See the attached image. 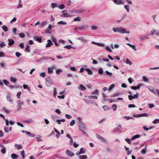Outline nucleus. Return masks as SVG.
Wrapping results in <instances>:
<instances>
[{"label":"nucleus","mask_w":159,"mask_h":159,"mask_svg":"<svg viewBox=\"0 0 159 159\" xmlns=\"http://www.w3.org/2000/svg\"><path fill=\"white\" fill-rule=\"evenodd\" d=\"M84 101L87 103L89 104L91 103V101L90 100L87 99H85L84 100Z\"/></svg>","instance_id":"obj_53"},{"label":"nucleus","mask_w":159,"mask_h":159,"mask_svg":"<svg viewBox=\"0 0 159 159\" xmlns=\"http://www.w3.org/2000/svg\"><path fill=\"white\" fill-rule=\"evenodd\" d=\"M75 123V121L74 120H72L70 123V125L73 126Z\"/></svg>","instance_id":"obj_58"},{"label":"nucleus","mask_w":159,"mask_h":159,"mask_svg":"<svg viewBox=\"0 0 159 159\" xmlns=\"http://www.w3.org/2000/svg\"><path fill=\"white\" fill-rule=\"evenodd\" d=\"M6 46V44L4 42H0V47L1 48H3Z\"/></svg>","instance_id":"obj_37"},{"label":"nucleus","mask_w":159,"mask_h":159,"mask_svg":"<svg viewBox=\"0 0 159 159\" xmlns=\"http://www.w3.org/2000/svg\"><path fill=\"white\" fill-rule=\"evenodd\" d=\"M34 39L36 41H38L39 43H41L42 41V39L39 37H34Z\"/></svg>","instance_id":"obj_28"},{"label":"nucleus","mask_w":159,"mask_h":159,"mask_svg":"<svg viewBox=\"0 0 159 159\" xmlns=\"http://www.w3.org/2000/svg\"><path fill=\"white\" fill-rule=\"evenodd\" d=\"M86 11V9L85 8H81L78 11V13H82Z\"/></svg>","instance_id":"obj_27"},{"label":"nucleus","mask_w":159,"mask_h":159,"mask_svg":"<svg viewBox=\"0 0 159 159\" xmlns=\"http://www.w3.org/2000/svg\"><path fill=\"white\" fill-rule=\"evenodd\" d=\"M26 134L29 136L31 137H34L35 136L34 134H32L30 132L28 131H27Z\"/></svg>","instance_id":"obj_36"},{"label":"nucleus","mask_w":159,"mask_h":159,"mask_svg":"<svg viewBox=\"0 0 159 159\" xmlns=\"http://www.w3.org/2000/svg\"><path fill=\"white\" fill-rule=\"evenodd\" d=\"M25 121L27 123H32L33 122V120L31 119H29L25 120Z\"/></svg>","instance_id":"obj_42"},{"label":"nucleus","mask_w":159,"mask_h":159,"mask_svg":"<svg viewBox=\"0 0 159 159\" xmlns=\"http://www.w3.org/2000/svg\"><path fill=\"white\" fill-rule=\"evenodd\" d=\"M152 123L154 124L159 123V119H156L152 121Z\"/></svg>","instance_id":"obj_46"},{"label":"nucleus","mask_w":159,"mask_h":159,"mask_svg":"<svg viewBox=\"0 0 159 159\" xmlns=\"http://www.w3.org/2000/svg\"><path fill=\"white\" fill-rule=\"evenodd\" d=\"M102 108L105 111H107L109 110V107L106 105L102 106Z\"/></svg>","instance_id":"obj_54"},{"label":"nucleus","mask_w":159,"mask_h":159,"mask_svg":"<svg viewBox=\"0 0 159 159\" xmlns=\"http://www.w3.org/2000/svg\"><path fill=\"white\" fill-rule=\"evenodd\" d=\"M139 38L140 40L142 41L144 40L146 38L148 39V38L146 35H143L139 36Z\"/></svg>","instance_id":"obj_15"},{"label":"nucleus","mask_w":159,"mask_h":159,"mask_svg":"<svg viewBox=\"0 0 159 159\" xmlns=\"http://www.w3.org/2000/svg\"><path fill=\"white\" fill-rule=\"evenodd\" d=\"M148 89H149V90L150 91L153 93L155 95H156L157 94V93L156 92V90H155L153 89H151L149 87L148 88Z\"/></svg>","instance_id":"obj_34"},{"label":"nucleus","mask_w":159,"mask_h":159,"mask_svg":"<svg viewBox=\"0 0 159 159\" xmlns=\"http://www.w3.org/2000/svg\"><path fill=\"white\" fill-rule=\"evenodd\" d=\"M16 31L17 29L16 28H14L12 30L13 33L14 35H16L17 34L16 33Z\"/></svg>","instance_id":"obj_60"},{"label":"nucleus","mask_w":159,"mask_h":159,"mask_svg":"<svg viewBox=\"0 0 159 159\" xmlns=\"http://www.w3.org/2000/svg\"><path fill=\"white\" fill-rule=\"evenodd\" d=\"M23 87L24 89H27L29 92L30 93V87H28L27 85L24 84L23 85Z\"/></svg>","instance_id":"obj_31"},{"label":"nucleus","mask_w":159,"mask_h":159,"mask_svg":"<svg viewBox=\"0 0 159 159\" xmlns=\"http://www.w3.org/2000/svg\"><path fill=\"white\" fill-rule=\"evenodd\" d=\"M96 137L101 142L106 144H108V141L104 138L102 137L98 134H96Z\"/></svg>","instance_id":"obj_2"},{"label":"nucleus","mask_w":159,"mask_h":159,"mask_svg":"<svg viewBox=\"0 0 159 159\" xmlns=\"http://www.w3.org/2000/svg\"><path fill=\"white\" fill-rule=\"evenodd\" d=\"M113 2L116 4H124V2L122 0H113Z\"/></svg>","instance_id":"obj_8"},{"label":"nucleus","mask_w":159,"mask_h":159,"mask_svg":"<svg viewBox=\"0 0 159 159\" xmlns=\"http://www.w3.org/2000/svg\"><path fill=\"white\" fill-rule=\"evenodd\" d=\"M78 89L81 91L85 90L86 89V88L83 84H80L78 87Z\"/></svg>","instance_id":"obj_14"},{"label":"nucleus","mask_w":159,"mask_h":159,"mask_svg":"<svg viewBox=\"0 0 159 159\" xmlns=\"http://www.w3.org/2000/svg\"><path fill=\"white\" fill-rule=\"evenodd\" d=\"M48 71L49 74H51L53 72L52 69L50 67L48 68Z\"/></svg>","instance_id":"obj_45"},{"label":"nucleus","mask_w":159,"mask_h":159,"mask_svg":"<svg viewBox=\"0 0 159 159\" xmlns=\"http://www.w3.org/2000/svg\"><path fill=\"white\" fill-rule=\"evenodd\" d=\"M79 158L80 159H87V156L86 155H82L79 156Z\"/></svg>","instance_id":"obj_24"},{"label":"nucleus","mask_w":159,"mask_h":159,"mask_svg":"<svg viewBox=\"0 0 159 159\" xmlns=\"http://www.w3.org/2000/svg\"><path fill=\"white\" fill-rule=\"evenodd\" d=\"M8 44L10 46H11V45H13L15 42L14 40L11 39H8Z\"/></svg>","instance_id":"obj_13"},{"label":"nucleus","mask_w":159,"mask_h":159,"mask_svg":"<svg viewBox=\"0 0 159 159\" xmlns=\"http://www.w3.org/2000/svg\"><path fill=\"white\" fill-rule=\"evenodd\" d=\"M126 44L127 45H128V46H129L130 47L132 48L135 51H136L137 50L136 48V47H135V45H132V44H130V43H127Z\"/></svg>","instance_id":"obj_22"},{"label":"nucleus","mask_w":159,"mask_h":159,"mask_svg":"<svg viewBox=\"0 0 159 159\" xmlns=\"http://www.w3.org/2000/svg\"><path fill=\"white\" fill-rule=\"evenodd\" d=\"M62 72V70L60 69H58L56 71V73L57 75L61 73Z\"/></svg>","instance_id":"obj_39"},{"label":"nucleus","mask_w":159,"mask_h":159,"mask_svg":"<svg viewBox=\"0 0 159 159\" xmlns=\"http://www.w3.org/2000/svg\"><path fill=\"white\" fill-rule=\"evenodd\" d=\"M105 49L107 51H109V52H112V50L111 49L110 46H106L105 47Z\"/></svg>","instance_id":"obj_41"},{"label":"nucleus","mask_w":159,"mask_h":159,"mask_svg":"<svg viewBox=\"0 0 159 159\" xmlns=\"http://www.w3.org/2000/svg\"><path fill=\"white\" fill-rule=\"evenodd\" d=\"M155 34L157 36H159V30H155Z\"/></svg>","instance_id":"obj_64"},{"label":"nucleus","mask_w":159,"mask_h":159,"mask_svg":"<svg viewBox=\"0 0 159 159\" xmlns=\"http://www.w3.org/2000/svg\"><path fill=\"white\" fill-rule=\"evenodd\" d=\"M85 70L87 72L88 74L89 75H92V74L93 72L90 69L86 68L85 69Z\"/></svg>","instance_id":"obj_21"},{"label":"nucleus","mask_w":159,"mask_h":159,"mask_svg":"<svg viewBox=\"0 0 159 159\" xmlns=\"http://www.w3.org/2000/svg\"><path fill=\"white\" fill-rule=\"evenodd\" d=\"M47 24V22L46 21H44L42 22L40 25L39 26L40 27H42L43 26Z\"/></svg>","instance_id":"obj_32"},{"label":"nucleus","mask_w":159,"mask_h":159,"mask_svg":"<svg viewBox=\"0 0 159 159\" xmlns=\"http://www.w3.org/2000/svg\"><path fill=\"white\" fill-rule=\"evenodd\" d=\"M66 22H64L63 21H61L58 22L57 24L59 25H66Z\"/></svg>","instance_id":"obj_49"},{"label":"nucleus","mask_w":159,"mask_h":159,"mask_svg":"<svg viewBox=\"0 0 159 159\" xmlns=\"http://www.w3.org/2000/svg\"><path fill=\"white\" fill-rule=\"evenodd\" d=\"M2 29L3 31L6 32L8 31V29L7 27L5 25H3L2 27Z\"/></svg>","instance_id":"obj_26"},{"label":"nucleus","mask_w":159,"mask_h":159,"mask_svg":"<svg viewBox=\"0 0 159 159\" xmlns=\"http://www.w3.org/2000/svg\"><path fill=\"white\" fill-rule=\"evenodd\" d=\"M30 46L28 45L27 44L25 49V51L27 52H30Z\"/></svg>","instance_id":"obj_38"},{"label":"nucleus","mask_w":159,"mask_h":159,"mask_svg":"<svg viewBox=\"0 0 159 159\" xmlns=\"http://www.w3.org/2000/svg\"><path fill=\"white\" fill-rule=\"evenodd\" d=\"M112 107L114 111H115L117 107L116 104H113L112 106Z\"/></svg>","instance_id":"obj_59"},{"label":"nucleus","mask_w":159,"mask_h":159,"mask_svg":"<svg viewBox=\"0 0 159 159\" xmlns=\"http://www.w3.org/2000/svg\"><path fill=\"white\" fill-rule=\"evenodd\" d=\"M133 98H137L139 97V94L138 93H137L135 94H134L132 96Z\"/></svg>","instance_id":"obj_62"},{"label":"nucleus","mask_w":159,"mask_h":159,"mask_svg":"<svg viewBox=\"0 0 159 159\" xmlns=\"http://www.w3.org/2000/svg\"><path fill=\"white\" fill-rule=\"evenodd\" d=\"M77 39L80 40L84 43H86L87 42V40L83 37H79Z\"/></svg>","instance_id":"obj_12"},{"label":"nucleus","mask_w":159,"mask_h":159,"mask_svg":"<svg viewBox=\"0 0 159 159\" xmlns=\"http://www.w3.org/2000/svg\"><path fill=\"white\" fill-rule=\"evenodd\" d=\"M11 97L10 94H8L6 97V99L8 101L10 102L11 103H13V100L12 99H10Z\"/></svg>","instance_id":"obj_11"},{"label":"nucleus","mask_w":159,"mask_h":159,"mask_svg":"<svg viewBox=\"0 0 159 159\" xmlns=\"http://www.w3.org/2000/svg\"><path fill=\"white\" fill-rule=\"evenodd\" d=\"M106 74L110 76H111L112 75V74L111 72H109L108 71H105Z\"/></svg>","instance_id":"obj_52"},{"label":"nucleus","mask_w":159,"mask_h":159,"mask_svg":"<svg viewBox=\"0 0 159 159\" xmlns=\"http://www.w3.org/2000/svg\"><path fill=\"white\" fill-rule=\"evenodd\" d=\"M47 43L45 46L46 48H48L51 47L53 45L51 40L50 39H48L47 40Z\"/></svg>","instance_id":"obj_10"},{"label":"nucleus","mask_w":159,"mask_h":159,"mask_svg":"<svg viewBox=\"0 0 159 159\" xmlns=\"http://www.w3.org/2000/svg\"><path fill=\"white\" fill-rule=\"evenodd\" d=\"M147 152L146 148H143L141 151V153L143 154H146Z\"/></svg>","instance_id":"obj_40"},{"label":"nucleus","mask_w":159,"mask_h":159,"mask_svg":"<svg viewBox=\"0 0 159 159\" xmlns=\"http://www.w3.org/2000/svg\"><path fill=\"white\" fill-rule=\"evenodd\" d=\"M103 73V70L102 68H99L98 70V73L102 75Z\"/></svg>","instance_id":"obj_50"},{"label":"nucleus","mask_w":159,"mask_h":159,"mask_svg":"<svg viewBox=\"0 0 159 159\" xmlns=\"http://www.w3.org/2000/svg\"><path fill=\"white\" fill-rule=\"evenodd\" d=\"M51 6L52 8H54L56 7H58L57 4L56 3H51Z\"/></svg>","instance_id":"obj_29"},{"label":"nucleus","mask_w":159,"mask_h":159,"mask_svg":"<svg viewBox=\"0 0 159 159\" xmlns=\"http://www.w3.org/2000/svg\"><path fill=\"white\" fill-rule=\"evenodd\" d=\"M17 103L18 106L17 110H19L20 109L21 106L23 105V102L20 100H18Z\"/></svg>","instance_id":"obj_7"},{"label":"nucleus","mask_w":159,"mask_h":159,"mask_svg":"<svg viewBox=\"0 0 159 159\" xmlns=\"http://www.w3.org/2000/svg\"><path fill=\"white\" fill-rule=\"evenodd\" d=\"M79 129L81 131L83 130H85L86 129V126L85 124L83 122L80 123L78 124Z\"/></svg>","instance_id":"obj_4"},{"label":"nucleus","mask_w":159,"mask_h":159,"mask_svg":"<svg viewBox=\"0 0 159 159\" xmlns=\"http://www.w3.org/2000/svg\"><path fill=\"white\" fill-rule=\"evenodd\" d=\"M62 13H63V14L61 15V17H70L71 16L70 15L67 13V11L66 10H64L63 11H62Z\"/></svg>","instance_id":"obj_5"},{"label":"nucleus","mask_w":159,"mask_h":159,"mask_svg":"<svg viewBox=\"0 0 159 159\" xmlns=\"http://www.w3.org/2000/svg\"><path fill=\"white\" fill-rule=\"evenodd\" d=\"M91 94H95L98 95L99 94V91L98 89H96L91 92Z\"/></svg>","instance_id":"obj_23"},{"label":"nucleus","mask_w":159,"mask_h":159,"mask_svg":"<svg viewBox=\"0 0 159 159\" xmlns=\"http://www.w3.org/2000/svg\"><path fill=\"white\" fill-rule=\"evenodd\" d=\"M125 9L126 10L127 12H129V7L128 5H125L124 6Z\"/></svg>","instance_id":"obj_25"},{"label":"nucleus","mask_w":159,"mask_h":159,"mask_svg":"<svg viewBox=\"0 0 159 159\" xmlns=\"http://www.w3.org/2000/svg\"><path fill=\"white\" fill-rule=\"evenodd\" d=\"M140 137V135L137 134V135H135L134 136H133V137H131V138L130 139V140L131 141L134 140L137 138H139Z\"/></svg>","instance_id":"obj_18"},{"label":"nucleus","mask_w":159,"mask_h":159,"mask_svg":"<svg viewBox=\"0 0 159 159\" xmlns=\"http://www.w3.org/2000/svg\"><path fill=\"white\" fill-rule=\"evenodd\" d=\"M21 155L23 158H24L25 157V153L24 150H23L21 152Z\"/></svg>","instance_id":"obj_56"},{"label":"nucleus","mask_w":159,"mask_h":159,"mask_svg":"<svg viewBox=\"0 0 159 159\" xmlns=\"http://www.w3.org/2000/svg\"><path fill=\"white\" fill-rule=\"evenodd\" d=\"M37 139V142L42 141V140L41 139V136L40 135H38L36 137Z\"/></svg>","instance_id":"obj_33"},{"label":"nucleus","mask_w":159,"mask_h":159,"mask_svg":"<svg viewBox=\"0 0 159 159\" xmlns=\"http://www.w3.org/2000/svg\"><path fill=\"white\" fill-rule=\"evenodd\" d=\"M88 27V26L86 25H84L82 26H79V30H81L87 28Z\"/></svg>","instance_id":"obj_20"},{"label":"nucleus","mask_w":159,"mask_h":159,"mask_svg":"<svg viewBox=\"0 0 159 159\" xmlns=\"http://www.w3.org/2000/svg\"><path fill=\"white\" fill-rule=\"evenodd\" d=\"M139 117H148V115L146 113H144L142 114H139Z\"/></svg>","instance_id":"obj_30"},{"label":"nucleus","mask_w":159,"mask_h":159,"mask_svg":"<svg viewBox=\"0 0 159 159\" xmlns=\"http://www.w3.org/2000/svg\"><path fill=\"white\" fill-rule=\"evenodd\" d=\"M52 83V81L49 77H47L46 79V84L48 86H50Z\"/></svg>","instance_id":"obj_3"},{"label":"nucleus","mask_w":159,"mask_h":159,"mask_svg":"<svg viewBox=\"0 0 159 159\" xmlns=\"http://www.w3.org/2000/svg\"><path fill=\"white\" fill-rule=\"evenodd\" d=\"M112 30L115 33H119L121 34L127 33L129 34V31H126V30L121 27H114L112 28Z\"/></svg>","instance_id":"obj_1"},{"label":"nucleus","mask_w":159,"mask_h":159,"mask_svg":"<svg viewBox=\"0 0 159 159\" xmlns=\"http://www.w3.org/2000/svg\"><path fill=\"white\" fill-rule=\"evenodd\" d=\"M74 21H80L81 20V19L80 17H77L74 18Z\"/></svg>","instance_id":"obj_55"},{"label":"nucleus","mask_w":159,"mask_h":159,"mask_svg":"<svg viewBox=\"0 0 159 159\" xmlns=\"http://www.w3.org/2000/svg\"><path fill=\"white\" fill-rule=\"evenodd\" d=\"M15 148L17 150H19L23 148V146L20 144H15Z\"/></svg>","instance_id":"obj_16"},{"label":"nucleus","mask_w":159,"mask_h":159,"mask_svg":"<svg viewBox=\"0 0 159 159\" xmlns=\"http://www.w3.org/2000/svg\"><path fill=\"white\" fill-rule=\"evenodd\" d=\"M10 80L13 82H16V79L14 77H11L10 78Z\"/></svg>","instance_id":"obj_48"},{"label":"nucleus","mask_w":159,"mask_h":159,"mask_svg":"<svg viewBox=\"0 0 159 159\" xmlns=\"http://www.w3.org/2000/svg\"><path fill=\"white\" fill-rule=\"evenodd\" d=\"M21 94V92H18L16 95L17 97L18 98H20V96Z\"/></svg>","instance_id":"obj_63"},{"label":"nucleus","mask_w":159,"mask_h":159,"mask_svg":"<svg viewBox=\"0 0 159 159\" xmlns=\"http://www.w3.org/2000/svg\"><path fill=\"white\" fill-rule=\"evenodd\" d=\"M126 62L127 64H129L130 66H131L132 64L130 60L128 58L126 59Z\"/></svg>","instance_id":"obj_43"},{"label":"nucleus","mask_w":159,"mask_h":159,"mask_svg":"<svg viewBox=\"0 0 159 159\" xmlns=\"http://www.w3.org/2000/svg\"><path fill=\"white\" fill-rule=\"evenodd\" d=\"M125 150L127 152V155H129L131 154L132 151L129 150V148L125 146Z\"/></svg>","instance_id":"obj_17"},{"label":"nucleus","mask_w":159,"mask_h":159,"mask_svg":"<svg viewBox=\"0 0 159 159\" xmlns=\"http://www.w3.org/2000/svg\"><path fill=\"white\" fill-rule=\"evenodd\" d=\"M58 7L61 9H63L65 8V6L63 4H61L58 6Z\"/></svg>","instance_id":"obj_51"},{"label":"nucleus","mask_w":159,"mask_h":159,"mask_svg":"<svg viewBox=\"0 0 159 159\" xmlns=\"http://www.w3.org/2000/svg\"><path fill=\"white\" fill-rule=\"evenodd\" d=\"M143 80L145 82H148V79L144 76H143Z\"/></svg>","instance_id":"obj_47"},{"label":"nucleus","mask_w":159,"mask_h":159,"mask_svg":"<svg viewBox=\"0 0 159 159\" xmlns=\"http://www.w3.org/2000/svg\"><path fill=\"white\" fill-rule=\"evenodd\" d=\"M66 153L67 155L70 157H72L75 155L74 153H73L72 152L69 151L68 149H67Z\"/></svg>","instance_id":"obj_9"},{"label":"nucleus","mask_w":159,"mask_h":159,"mask_svg":"<svg viewBox=\"0 0 159 159\" xmlns=\"http://www.w3.org/2000/svg\"><path fill=\"white\" fill-rule=\"evenodd\" d=\"M115 85L114 84H112L111 85H110L109 86V88L108 89V91H110L114 87Z\"/></svg>","instance_id":"obj_44"},{"label":"nucleus","mask_w":159,"mask_h":159,"mask_svg":"<svg viewBox=\"0 0 159 159\" xmlns=\"http://www.w3.org/2000/svg\"><path fill=\"white\" fill-rule=\"evenodd\" d=\"M65 117L68 119H70L72 118V116L71 115L66 114L65 115Z\"/></svg>","instance_id":"obj_61"},{"label":"nucleus","mask_w":159,"mask_h":159,"mask_svg":"<svg viewBox=\"0 0 159 159\" xmlns=\"http://www.w3.org/2000/svg\"><path fill=\"white\" fill-rule=\"evenodd\" d=\"M11 157L13 159H16L18 157V156L15 153H13L11 155Z\"/></svg>","instance_id":"obj_19"},{"label":"nucleus","mask_w":159,"mask_h":159,"mask_svg":"<svg viewBox=\"0 0 159 159\" xmlns=\"http://www.w3.org/2000/svg\"><path fill=\"white\" fill-rule=\"evenodd\" d=\"M18 35L19 37L21 38H24L25 37V35L24 33H20Z\"/></svg>","instance_id":"obj_57"},{"label":"nucleus","mask_w":159,"mask_h":159,"mask_svg":"<svg viewBox=\"0 0 159 159\" xmlns=\"http://www.w3.org/2000/svg\"><path fill=\"white\" fill-rule=\"evenodd\" d=\"M86 152V150L84 148H81L79 152L76 153V154L77 156L79 155L82 154H84Z\"/></svg>","instance_id":"obj_6"},{"label":"nucleus","mask_w":159,"mask_h":159,"mask_svg":"<svg viewBox=\"0 0 159 159\" xmlns=\"http://www.w3.org/2000/svg\"><path fill=\"white\" fill-rule=\"evenodd\" d=\"M45 33L46 34H52L51 30L48 29V28L45 30Z\"/></svg>","instance_id":"obj_35"}]
</instances>
